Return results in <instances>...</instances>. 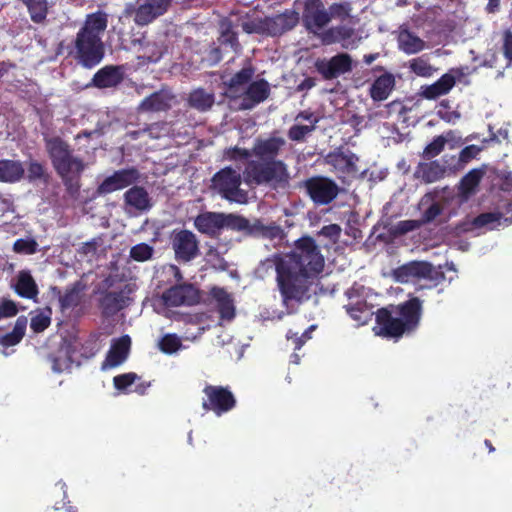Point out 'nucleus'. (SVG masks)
I'll list each match as a JSON object with an SVG mask.
<instances>
[{
    "mask_svg": "<svg viewBox=\"0 0 512 512\" xmlns=\"http://www.w3.org/2000/svg\"><path fill=\"white\" fill-rule=\"evenodd\" d=\"M273 263L282 304L288 308L304 300L311 284L322 273L325 259L316 241L303 236L295 241L291 252L274 255Z\"/></svg>",
    "mask_w": 512,
    "mask_h": 512,
    "instance_id": "nucleus-1",
    "label": "nucleus"
},
{
    "mask_svg": "<svg viewBox=\"0 0 512 512\" xmlns=\"http://www.w3.org/2000/svg\"><path fill=\"white\" fill-rule=\"evenodd\" d=\"M286 141L271 135L256 138L251 150L238 146L224 150L223 158L229 161H247L243 171L244 180L251 186H266L273 190H285L290 186L288 165L278 159Z\"/></svg>",
    "mask_w": 512,
    "mask_h": 512,
    "instance_id": "nucleus-2",
    "label": "nucleus"
},
{
    "mask_svg": "<svg viewBox=\"0 0 512 512\" xmlns=\"http://www.w3.org/2000/svg\"><path fill=\"white\" fill-rule=\"evenodd\" d=\"M422 301L412 297L398 305L379 308L375 313V335L388 339H399L413 333L422 317Z\"/></svg>",
    "mask_w": 512,
    "mask_h": 512,
    "instance_id": "nucleus-3",
    "label": "nucleus"
},
{
    "mask_svg": "<svg viewBox=\"0 0 512 512\" xmlns=\"http://www.w3.org/2000/svg\"><path fill=\"white\" fill-rule=\"evenodd\" d=\"M43 141L52 167L61 179L67 194L77 198L81 188V177L86 168L84 160L76 156L71 145L60 136H44Z\"/></svg>",
    "mask_w": 512,
    "mask_h": 512,
    "instance_id": "nucleus-4",
    "label": "nucleus"
},
{
    "mask_svg": "<svg viewBox=\"0 0 512 512\" xmlns=\"http://www.w3.org/2000/svg\"><path fill=\"white\" fill-rule=\"evenodd\" d=\"M194 226L200 233L217 238L224 228L242 232L247 227V219L235 214L204 212L195 218Z\"/></svg>",
    "mask_w": 512,
    "mask_h": 512,
    "instance_id": "nucleus-5",
    "label": "nucleus"
},
{
    "mask_svg": "<svg viewBox=\"0 0 512 512\" xmlns=\"http://www.w3.org/2000/svg\"><path fill=\"white\" fill-rule=\"evenodd\" d=\"M69 54L84 68L97 66L105 55L104 44L99 35L77 32L73 49Z\"/></svg>",
    "mask_w": 512,
    "mask_h": 512,
    "instance_id": "nucleus-6",
    "label": "nucleus"
},
{
    "mask_svg": "<svg viewBox=\"0 0 512 512\" xmlns=\"http://www.w3.org/2000/svg\"><path fill=\"white\" fill-rule=\"evenodd\" d=\"M212 188L222 198L239 204L247 202V192L240 188L242 183L241 174L228 166L216 172L212 179Z\"/></svg>",
    "mask_w": 512,
    "mask_h": 512,
    "instance_id": "nucleus-7",
    "label": "nucleus"
},
{
    "mask_svg": "<svg viewBox=\"0 0 512 512\" xmlns=\"http://www.w3.org/2000/svg\"><path fill=\"white\" fill-rule=\"evenodd\" d=\"M203 393V410L213 412L218 417L232 411L237 405L236 397L229 386L207 384Z\"/></svg>",
    "mask_w": 512,
    "mask_h": 512,
    "instance_id": "nucleus-8",
    "label": "nucleus"
},
{
    "mask_svg": "<svg viewBox=\"0 0 512 512\" xmlns=\"http://www.w3.org/2000/svg\"><path fill=\"white\" fill-rule=\"evenodd\" d=\"M301 187H303L316 205H328L333 202L339 192L340 188L337 183L331 178L325 176H312L305 179Z\"/></svg>",
    "mask_w": 512,
    "mask_h": 512,
    "instance_id": "nucleus-9",
    "label": "nucleus"
},
{
    "mask_svg": "<svg viewBox=\"0 0 512 512\" xmlns=\"http://www.w3.org/2000/svg\"><path fill=\"white\" fill-rule=\"evenodd\" d=\"M171 245L174 258L179 264L189 263L200 254L196 235L187 229L174 230L171 234Z\"/></svg>",
    "mask_w": 512,
    "mask_h": 512,
    "instance_id": "nucleus-10",
    "label": "nucleus"
},
{
    "mask_svg": "<svg viewBox=\"0 0 512 512\" xmlns=\"http://www.w3.org/2000/svg\"><path fill=\"white\" fill-rule=\"evenodd\" d=\"M140 178L141 173L136 167L116 170L98 185L96 194L98 196H105L123 190L139 182Z\"/></svg>",
    "mask_w": 512,
    "mask_h": 512,
    "instance_id": "nucleus-11",
    "label": "nucleus"
},
{
    "mask_svg": "<svg viewBox=\"0 0 512 512\" xmlns=\"http://www.w3.org/2000/svg\"><path fill=\"white\" fill-rule=\"evenodd\" d=\"M200 298L199 289L190 283L175 284L161 295L166 307L194 306L200 302Z\"/></svg>",
    "mask_w": 512,
    "mask_h": 512,
    "instance_id": "nucleus-12",
    "label": "nucleus"
},
{
    "mask_svg": "<svg viewBox=\"0 0 512 512\" xmlns=\"http://www.w3.org/2000/svg\"><path fill=\"white\" fill-rule=\"evenodd\" d=\"M314 67L324 80H333L353 69V59L348 53H338L331 58H318Z\"/></svg>",
    "mask_w": 512,
    "mask_h": 512,
    "instance_id": "nucleus-13",
    "label": "nucleus"
},
{
    "mask_svg": "<svg viewBox=\"0 0 512 512\" xmlns=\"http://www.w3.org/2000/svg\"><path fill=\"white\" fill-rule=\"evenodd\" d=\"M302 23L308 33L318 35L329 24L328 11L322 0H305Z\"/></svg>",
    "mask_w": 512,
    "mask_h": 512,
    "instance_id": "nucleus-14",
    "label": "nucleus"
},
{
    "mask_svg": "<svg viewBox=\"0 0 512 512\" xmlns=\"http://www.w3.org/2000/svg\"><path fill=\"white\" fill-rule=\"evenodd\" d=\"M299 13L293 9H286L284 12L272 17H265L261 22L264 32L272 37L281 36L292 30L299 23Z\"/></svg>",
    "mask_w": 512,
    "mask_h": 512,
    "instance_id": "nucleus-15",
    "label": "nucleus"
},
{
    "mask_svg": "<svg viewBox=\"0 0 512 512\" xmlns=\"http://www.w3.org/2000/svg\"><path fill=\"white\" fill-rule=\"evenodd\" d=\"M134 21L139 26H145L168 11L172 0H138Z\"/></svg>",
    "mask_w": 512,
    "mask_h": 512,
    "instance_id": "nucleus-16",
    "label": "nucleus"
},
{
    "mask_svg": "<svg viewBox=\"0 0 512 512\" xmlns=\"http://www.w3.org/2000/svg\"><path fill=\"white\" fill-rule=\"evenodd\" d=\"M433 266L426 261H410L405 263L392 272L395 281L399 283H408L415 279L431 278Z\"/></svg>",
    "mask_w": 512,
    "mask_h": 512,
    "instance_id": "nucleus-17",
    "label": "nucleus"
},
{
    "mask_svg": "<svg viewBox=\"0 0 512 512\" xmlns=\"http://www.w3.org/2000/svg\"><path fill=\"white\" fill-rule=\"evenodd\" d=\"M359 157L349 149L337 148L325 156V163L337 172L350 175L358 172Z\"/></svg>",
    "mask_w": 512,
    "mask_h": 512,
    "instance_id": "nucleus-18",
    "label": "nucleus"
},
{
    "mask_svg": "<svg viewBox=\"0 0 512 512\" xmlns=\"http://www.w3.org/2000/svg\"><path fill=\"white\" fill-rule=\"evenodd\" d=\"M270 95V85L265 79L250 82L244 91V99L241 101L240 110H251L264 102Z\"/></svg>",
    "mask_w": 512,
    "mask_h": 512,
    "instance_id": "nucleus-19",
    "label": "nucleus"
},
{
    "mask_svg": "<svg viewBox=\"0 0 512 512\" xmlns=\"http://www.w3.org/2000/svg\"><path fill=\"white\" fill-rule=\"evenodd\" d=\"M124 80L122 66L107 65L99 69L92 78V83L99 89L115 88Z\"/></svg>",
    "mask_w": 512,
    "mask_h": 512,
    "instance_id": "nucleus-20",
    "label": "nucleus"
},
{
    "mask_svg": "<svg viewBox=\"0 0 512 512\" xmlns=\"http://www.w3.org/2000/svg\"><path fill=\"white\" fill-rule=\"evenodd\" d=\"M123 200L126 207L136 211H148L152 207L151 197L143 186L131 185L124 193Z\"/></svg>",
    "mask_w": 512,
    "mask_h": 512,
    "instance_id": "nucleus-21",
    "label": "nucleus"
},
{
    "mask_svg": "<svg viewBox=\"0 0 512 512\" xmlns=\"http://www.w3.org/2000/svg\"><path fill=\"white\" fill-rule=\"evenodd\" d=\"M99 308L104 317H112L126 306V297L123 291H105L99 298Z\"/></svg>",
    "mask_w": 512,
    "mask_h": 512,
    "instance_id": "nucleus-22",
    "label": "nucleus"
},
{
    "mask_svg": "<svg viewBox=\"0 0 512 512\" xmlns=\"http://www.w3.org/2000/svg\"><path fill=\"white\" fill-rule=\"evenodd\" d=\"M12 287L19 297L33 300L34 302L38 301L39 289L29 270L19 271Z\"/></svg>",
    "mask_w": 512,
    "mask_h": 512,
    "instance_id": "nucleus-23",
    "label": "nucleus"
},
{
    "mask_svg": "<svg viewBox=\"0 0 512 512\" xmlns=\"http://www.w3.org/2000/svg\"><path fill=\"white\" fill-rule=\"evenodd\" d=\"M395 87V78L391 73H385L377 77L372 83L369 94L374 102L386 100Z\"/></svg>",
    "mask_w": 512,
    "mask_h": 512,
    "instance_id": "nucleus-24",
    "label": "nucleus"
},
{
    "mask_svg": "<svg viewBox=\"0 0 512 512\" xmlns=\"http://www.w3.org/2000/svg\"><path fill=\"white\" fill-rule=\"evenodd\" d=\"M354 35V30L345 25H338L320 31L317 37L321 40L323 45H331L335 43H342L343 48H347L345 44Z\"/></svg>",
    "mask_w": 512,
    "mask_h": 512,
    "instance_id": "nucleus-25",
    "label": "nucleus"
},
{
    "mask_svg": "<svg viewBox=\"0 0 512 512\" xmlns=\"http://www.w3.org/2000/svg\"><path fill=\"white\" fill-rule=\"evenodd\" d=\"M25 176V168L20 160L0 159V182L17 183Z\"/></svg>",
    "mask_w": 512,
    "mask_h": 512,
    "instance_id": "nucleus-26",
    "label": "nucleus"
},
{
    "mask_svg": "<svg viewBox=\"0 0 512 512\" xmlns=\"http://www.w3.org/2000/svg\"><path fill=\"white\" fill-rule=\"evenodd\" d=\"M486 173L485 166L474 168L465 174L459 183V193L465 198L476 194L478 187Z\"/></svg>",
    "mask_w": 512,
    "mask_h": 512,
    "instance_id": "nucleus-27",
    "label": "nucleus"
},
{
    "mask_svg": "<svg viewBox=\"0 0 512 512\" xmlns=\"http://www.w3.org/2000/svg\"><path fill=\"white\" fill-rule=\"evenodd\" d=\"M455 83L454 76L446 73L433 84L426 86L422 94L426 99L433 100L447 94L454 87Z\"/></svg>",
    "mask_w": 512,
    "mask_h": 512,
    "instance_id": "nucleus-28",
    "label": "nucleus"
},
{
    "mask_svg": "<svg viewBox=\"0 0 512 512\" xmlns=\"http://www.w3.org/2000/svg\"><path fill=\"white\" fill-rule=\"evenodd\" d=\"M108 25V16L105 12L97 11L95 13L88 14L84 25L79 29V32H83L88 35H99L104 32Z\"/></svg>",
    "mask_w": 512,
    "mask_h": 512,
    "instance_id": "nucleus-29",
    "label": "nucleus"
},
{
    "mask_svg": "<svg viewBox=\"0 0 512 512\" xmlns=\"http://www.w3.org/2000/svg\"><path fill=\"white\" fill-rule=\"evenodd\" d=\"M170 107L169 97L162 92H154L141 101L139 110L142 112H160L166 111Z\"/></svg>",
    "mask_w": 512,
    "mask_h": 512,
    "instance_id": "nucleus-30",
    "label": "nucleus"
},
{
    "mask_svg": "<svg viewBox=\"0 0 512 512\" xmlns=\"http://www.w3.org/2000/svg\"><path fill=\"white\" fill-rule=\"evenodd\" d=\"M130 344L131 340L128 335L122 336L112 344L107 355V361L110 366H118L127 358Z\"/></svg>",
    "mask_w": 512,
    "mask_h": 512,
    "instance_id": "nucleus-31",
    "label": "nucleus"
},
{
    "mask_svg": "<svg viewBox=\"0 0 512 512\" xmlns=\"http://www.w3.org/2000/svg\"><path fill=\"white\" fill-rule=\"evenodd\" d=\"M27 169H26V175L24 178L29 183H43L47 184L50 180V173L47 170V167L44 163L36 160V159H29L27 162Z\"/></svg>",
    "mask_w": 512,
    "mask_h": 512,
    "instance_id": "nucleus-32",
    "label": "nucleus"
},
{
    "mask_svg": "<svg viewBox=\"0 0 512 512\" xmlns=\"http://www.w3.org/2000/svg\"><path fill=\"white\" fill-rule=\"evenodd\" d=\"M27 317L22 315L16 319L13 330L0 336V344L4 347H12L19 344L25 336L27 328Z\"/></svg>",
    "mask_w": 512,
    "mask_h": 512,
    "instance_id": "nucleus-33",
    "label": "nucleus"
},
{
    "mask_svg": "<svg viewBox=\"0 0 512 512\" xmlns=\"http://www.w3.org/2000/svg\"><path fill=\"white\" fill-rule=\"evenodd\" d=\"M398 44L406 54H416L425 48V41L408 30L400 32Z\"/></svg>",
    "mask_w": 512,
    "mask_h": 512,
    "instance_id": "nucleus-34",
    "label": "nucleus"
},
{
    "mask_svg": "<svg viewBox=\"0 0 512 512\" xmlns=\"http://www.w3.org/2000/svg\"><path fill=\"white\" fill-rule=\"evenodd\" d=\"M445 167L440 165L438 161H430L428 163H420L417 173L425 183H433L444 177Z\"/></svg>",
    "mask_w": 512,
    "mask_h": 512,
    "instance_id": "nucleus-35",
    "label": "nucleus"
},
{
    "mask_svg": "<svg viewBox=\"0 0 512 512\" xmlns=\"http://www.w3.org/2000/svg\"><path fill=\"white\" fill-rule=\"evenodd\" d=\"M30 315V328L36 334L44 332L51 324L52 309L50 307L36 309L31 311Z\"/></svg>",
    "mask_w": 512,
    "mask_h": 512,
    "instance_id": "nucleus-36",
    "label": "nucleus"
},
{
    "mask_svg": "<svg viewBox=\"0 0 512 512\" xmlns=\"http://www.w3.org/2000/svg\"><path fill=\"white\" fill-rule=\"evenodd\" d=\"M214 101V94L208 93L202 88L194 90L189 95L190 106L199 111L209 110L213 106Z\"/></svg>",
    "mask_w": 512,
    "mask_h": 512,
    "instance_id": "nucleus-37",
    "label": "nucleus"
},
{
    "mask_svg": "<svg viewBox=\"0 0 512 512\" xmlns=\"http://www.w3.org/2000/svg\"><path fill=\"white\" fill-rule=\"evenodd\" d=\"M347 314L355 320L358 325L367 324L372 316L373 312L370 311L365 301H358L355 304L345 306Z\"/></svg>",
    "mask_w": 512,
    "mask_h": 512,
    "instance_id": "nucleus-38",
    "label": "nucleus"
},
{
    "mask_svg": "<svg viewBox=\"0 0 512 512\" xmlns=\"http://www.w3.org/2000/svg\"><path fill=\"white\" fill-rule=\"evenodd\" d=\"M503 218V213L501 212H484L474 217L470 223L471 228L465 229V231L474 229V228H482L487 226H493L494 224H499L500 220Z\"/></svg>",
    "mask_w": 512,
    "mask_h": 512,
    "instance_id": "nucleus-39",
    "label": "nucleus"
},
{
    "mask_svg": "<svg viewBox=\"0 0 512 512\" xmlns=\"http://www.w3.org/2000/svg\"><path fill=\"white\" fill-rule=\"evenodd\" d=\"M317 122L318 119H313L311 125H292L288 130V138L295 142L305 141L306 136L315 130Z\"/></svg>",
    "mask_w": 512,
    "mask_h": 512,
    "instance_id": "nucleus-40",
    "label": "nucleus"
},
{
    "mask_svg": "<svg viewBox=\"0 0 512 512\" xmlns=\"http://www.w3.org/2000/svg\"><path fill=\"white\" fill-rule=\"evenodd\" d=\"M329 23L333 18L344 21L350 17L352 6L350 2L333 3L329 6Z\"/></svg>",
    "mask_w": 512,
    "mask_h": 512,
    "instance_id": "nucleus-41",
    "label": "nucleus"
},
{
    "mask_svg": "<svg viewBox=\"0 0 512 512\" xmlns=\"http://www.w3.org/2000/svg\"><path fill=\"white\" fill-rule=\"evenodd\" d=\"M56 487H59L62 493V500L60 502H56L53 507L47 510V512H78L77 508L70 505V501H66L67 495V485L63 481H59L56 483Z\"/></svg>",
    "mask_w": 512,
    "mask_h": 512,
    "instance_id": "nucleus-42",
    "label": "nucleus"
},
{
    "mask_svg": "<svg viewBox=\"0 0 512 512\" xmlns=\"http://www.w3.org/2000/svg\"><path fill=\"white\" fill-rule=\"evenodd\" d=\"M13 251L17 254L32 255L38 251V243L34 238H19L13 244Z\"/></svg>",
    "mask_w": 512,
    "mask_h": 512,
    "instance_id": "nucleus-43",
    "label": "nucleus"
},
{
    "mask_svg": "<svg viewBox=\"0 0 512 512\" xmlns=\"http://www.w3.org/2000/svg\"><path fill=\"white\" fill-rule=\"evenodd\" d=\"M255 74V68L249 63L247 66L243 67L240 71L235 73L228 81L232 83V87L234 85L246 86L248 85L253 76Z\"/></svg>",
    "mask_w": 512,
    "mask_h": 512,
    "instance_id": "nucleus-44",
    "label": "nucleus"
},
{
    "mask_svg": "<svg viewBox=\"0 0 512 512\" xmlns=\"http://www.w3.org/2000/svg\"><path fill=\"white\" fill-rule=\"evenodd\" d=\"M81 297L79 291L75 288L68 289L63 295L59 297L60 309L65 311L67 309L75 308L80 304Z\"/></svg>",
    "mask_w": 512,
    "mask_h": 512,
    "instance_id": "nucleus-45",
    "label": "nucleus"
},
{
    "mask_svg": "<svg viewBox=\"0 0 512 512\" xmlns=\"http://www.w3.org/2000/svg\"><path fill=\"white\" fill-rule=\"evenodd\" d=\"M446 142V138L442 135L435 137L432 142L424 148L422 157L428 160L438 156L444 150Z\"/></svg>",
    "mask_w": 512,
    "mask_h": 512,
    "instance_id": "nucleus-46",
    "label": "nucleus"
},
{
    "mask_svg": "<svg viewBox=\"0 0 512 512\" xmlns=\"http://www.w3.org/2000/svg\"><path fill=\"white\" fill-rule=\"evenodd\" d=\"M409 68L414 74L421 77H429L433 74V67L423 57L412 59Z\"/></svg>",
    "mask_w": 512,
    "mask_h": 512,
    "instance_id": "nucleus-47",
    "label": "nucleus"
},
{
    "mask_svg": "<svg viewBox=\"0 0 512 512\" xmlns=\"http://www.w3.org/2000/svg\"><path fill=\"white\" fill-rule=\"evenodd\" d=\"M154 249L147 243H139L130 250V257L138 262L149 260L153 255Z\"/></svg>",
    "mask_w": 512,
    "mask_h": 512,
    "instance_id": "nucleus-48",
    "label": "nucleus"
},
{
    "mask_svg": "<svg viewBox=\"0 0 512 512\" xmlns=\"http://www.w3.org/2000/svg\"><path fill=\"white\" fill-rule=\"evenodd\" d=\"M181 341L176 334H166L159 341V348L166 354H172L181 347Z\"/></svg>",
    "mask_w": 512,
    "mask_h": 512,
    "instance_id": "nucleus-49",
    "label": "nucleus"
},
{
    "mask_svg": "<svg viewBox=\"0 0 512 512\" xmlns=\"http://www.w3.org/2000/svg\"><path fill=\"white\" fill-rule=\"evenodd\" d=\"M48 361L51 363V368L56 373H62L70 368L71 360L66 354H49Z\"/></svg>",
    "mask_w": 512,
    "mask_h": 512,
    "instance_id": "nucleus-50",
    "label": "nucleus"
},
{
    "mask_svg": "<svg viewBox=\"0 0 512 512\" xmlns=\"http://www.w3.org/2000/svg\"><path fill=\"white\" fill-rule=\"evenodd\" d=\"M18 304L6 297L0 299V320L5 318H11L18 314Z\"/></svg>",
    "mask_w": 512,
    "mask_h": 512,
    "instance_id": "nucleus-51",
    "label": "nucleus"
},
{
    "mask_svg": "<svg viewBox=\"0 0 512 512\" xmlns=\"http://www.w3.org/2000/svg\"><path fill=\"white\" fill-rule=\"evenodd\" d=\"M136 379H138V376L136 373H133V372L124 373V374L115 376L113 378V384L117 390L124 392V391H126V389L128 387H130L132 384H134Z\"/></svg>",
    "mask_w": 512,
    "mask_h": 512,
    "instance_id": "nucleus-52",
    "label": "nucleus"
},
{
    "mask_svg": "<svg viewBox=\"0 0 512 512\" xmlns=\"http://www.w3.org/2000/svg\"><path fill=\"white\" fill-rule=\"evenodd\" d=\"M421 226H422V224H421L420 220H414V219L402 220V221H399L394 226L393 232H394L395 235H400L401 236V235L407 234L408 232L417 230Z\"/></svg>",
    "mask_w": 512,
    "mask_h": 512,
    "instance_id": "nucleus-53",
    "label": "nucleus"
},
{
    "mask_svg": "<svg viewBox=\"0 0 512 512\" xmlns=\"http://www.w3.org/2000/svg\"><path fill=\"white\" fill-rule=\"evenodd\" d=\"M481 148L477 145H468L464 147L460 153L458 158V163L461 167L465 164L469 163L471 160L475 159L477 155L480 153Z\"/></svg>",
    "mask_w": 512,
    "mask_h": 512,
    "instance_id": "nucleus-54",
    "label": "nucleus"
},
{
    "mask_svg": "<svg viewBox=\"0 0 512 512\" xmlns=\"http://www.w3.org/2000/svg\"><path fill=\"white\" fill-rule=\"evenodd\" d=\"M313 328L311 326L309 329H307L305 332H303L301 335H298L297 332H293L292 330H289L287 332V339L292 340L294 344V349L299 350L302 348V346L305 344V342L311 338L310 330Z\"/></svg>",
    "mask_w": 512,
    "mask_h": 512,
    "instance_id": "nucleus-55",
    "label": "nucleus"
},
{
    "mask_svg": "<svg viewBox=\"0 0 512 512\" xmlns=\"http://www.w3.org/2000/svg\"><path fill=\"white\" fill-rule=\"evenodd\" d=\"M442 213V207L438 202L432 203L428 209L424 211L422 214V218L420 219V222L422 226L427 223H431Z\"/></svg>",
    "mask_w": 512,
    "mask_h": 512,
    "instance_id": "nucleus-56",
    "label": "nucleus"
},
{
    "mask_svg": "<svg viewBox=\"0 0 512 512\" xmlns=\"http://www.w3.org/2000/svg\"><path fill=\"white\" fill-rule=\"evenodd\" d=\"M341 227L338 224L325 225L319 231V235L331 240L333 243L338 242L341 235Z\"/></svg>",
    "mask_w": 512,
    "mask_h": 512,
    "instance_id": "nucleus-57",
    "label": "nucleus"
},
{
    "mask_svg": "<svg viewBox=\"0 0 512 512\" xmlns=\"http://www.w3.org/2000/svg\"><path fill=\"white\" fill-rule=\"evenodd\" d=\"M220 41L221 43L229 44L232 47L238 44L237 33L232 30L231 24L223 26Z\"/></svg>",
    "mask_w": 512,
    "mask_h": 512,
    "instance_id": "nucleus-58",
    "label": "nucleus"
},
{
    "mask_svg": "<svg viewBox=\"0 0 512 512\" xmlns=\"http://www.w3.org/2000/svg\"><path fill=\"white\" fill-rule=\"evenodd\" d=\"M217 309L222 319L231 320L235 316V307L232 298L217 305Z\"/></svg>",
    "mask_w": 512,
    "mask_h": 512,
    "instance_id": "nucleus-59",
    "label": "nucleus"
},
{
    "mask_svg": "<svg viewBox=\"0 0 512 512\" xmlns=\"http://www.w3.org/2000/svg\"><path fill=\"white\" fill-rule=\"evenodd\" d=\"M224 85L226 87L224 95L229 98L230 100H236L241 98V101L244 99V87L239 85H234L232 87V83L229 81L224 82Z\"/></svg>",
    "mask_w": 512,
    "mask_h": 512,
    "instance_id": "nucleus-60",
    "label": "nucleus"
},
{
    "mask_svg": "<svg viewBox=\"0 0 512 512\" xmlns=\"http://www.w3.org/2000/svg\"><path fill=\"white\" fill-rule=\"evenodd\" d=\"M283 234L284 233L281 226L277 225L276 223H271L269 225H265L262 237L274 240L281 239L283 237Z\"/></svg>",
    "mask_w": 512,
    "mask_h": 512,
    "instance_id": "nucleus-61",
    "label": "nucleus"
},
{
    "mask_svg": "<svg viewBox=\"0 0 512 512\" xmlns=\"http://www.w3.org/2000/svg\"><path fill=\"white\" fill-rule=\"evenodd\" d=\"M265 224H263L260 220H256L253 223H250L247 219V227L242 229L249 235L253 236H263Z\"/></svg>",
    "mask_w": 512,
    "mask_h": 512,
    "instance_id": "nucleus-62",
    "label": "nucleus"
},
{
    "mask_svg": "<svg viewBox=\"0 0 512 512\" xmlns=\"http://www.w3.org/2000/svg\"><path fill=\"white\" fill-rule=\"evenodd\" d=\"M211 295L217 302V305H219L220 303H223V301L226 302L227 300H229L231 298L230 294L224 288H221V287L212 288Z\"/></svg>",
    "mask_w": 512,
    "mask_h": 512,
    "instance_id": "nucleus-63",
    "label": "nucleus"
},
{
    "mask_svg": "<svg viewBox=\"0 0 512 512\" xmlns=\"http://www.w3.org/2000/svg\"><path fill=\"white\" fill-rule=\"evenodd\" d=\"M503 50L505 57L512 61V32L510 31L505 32Z\"/></svg>",
    "mask_w": 512,
    "mask_h": 512,
    "instance_id": "nucleus-64",
    "label": "nucleus"
}]
</instances>
